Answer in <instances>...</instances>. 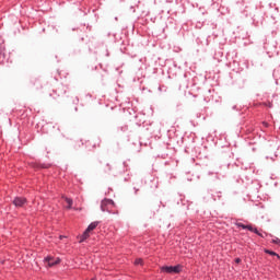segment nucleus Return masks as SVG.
<instances>
[{"label":"nucleus","mask_w":280,"mask_h":280,"mask_svg":"<svg viewBox=\"0 0 280 280\" xmlns=\"http://www.w3.org/2000/svg\"><path fill=\"white\" fill-rule=\"evenodd\" d=\"M101 210L103 212L113 213V214L119 213V211H117V206L115 205V201L110 199H104L101 202Z\"/></svg>","instance_id":"f257e3e1"},{"label":"nucleus","mask_w":280,"mask_h":280,"mask_svg":"<svg viewBox=\"0 0 280 280\" xmlns=\"http://www.w3.org/2000/svg\"><path fill=\"white\" fill-rule=\"evenodd\" d=\"M100 224V222L95 221L92 222L88 229L84 231L83 235L81 236V241L80 242H84V240H89V237H91V231H95V229H97V225Z\"/></svg>","instance_id":"f03ea898"},{"label":"nucleus","mask_w":280,"mask_h":280,"mask_svg":"<svg viewBox=\"0 0 280 280\" xmlns=\"http://www.w3.org/2000/svg\"><path fill=\"white\" fill-rule=\"evenodd\" d=\"M180 265H177L175 267L173 266H164L161 267V272H166L167 275H178L180 272Z\"/></svg>","instance_id":"7ed1b4c3"},{"label":"nucleus","mask_w":280,"mask_h":280,"mask_svg":"<svg viewBox=\"0 0 280 280\" xmlns=\"http://www.w3.org/2000/svg\"><path fill=\"white\" fill-rule=\"evenodd\" d=\"M45 261H46L47 266H49V268H51L52 266H58V264H60V258H54L51 256H48L45 258Z\"/></svg>","instance_id":"20e7f679"},{"label":"nucleus","mask_w":280,"mask_h":280,"mask_svg":"<svg viewBox=\"0 0 280 280\" xmlns=\"http://www.w3.org/2000/svg\"><path fill=\"white\" fill-rule=\"evenodd\" d=\"M25 202H27V199H25L23 197H16L13 200V205H15L16 207H23L25 205Z\"/></svg>","instance_id":"39448f33"},{"label":"nucleus","mask_w":280,"mask_h":280,"mask_svg":"<svg viewBox=\"0 0 280 280\" xmlns=\"http://www.w3.org/2000/svg\"><path fill=\"white\" fill-rule=\"evenodd\" d=\"M265 253H266L267 255H271L272 257H277V259H280L279 254H277V253H275V252H272V250L265 249Z\"/></svg>","instance_id":"423d86ee"},{"label":"nucleus","mask_w":280,"mask_h":280,"mask_svg":"<svg viewBox=\"0 0 280 280\" xmlns=\"http://www.w3.org/2000/svg\"><path fill=\"white\" fill-rule=\"evenodd\" d=\"M66 202H67V209H71V207H73V199L71 198H65Z\"/></svg>","instance_id":"0eeeda50"},{"label":"nucleus","mask_w":280,"mask_h":280,"mask_svg":"<svg viewBox=\"0 0 280 280\" xmlns=\"http://www.w3.org/2000/svg\"><path fill=\"white\" fill-rule=\"evenodd\" d=\"M246 229H247L248 231H252L253 233H256V235H260V236H261V234L259 233V231H257V229H255V228H252V225H246Z\"/></svg>","instance_id":"6e6552de"},{"label":"nucleus","mask_w":280,"mask_h":280,"mask_svg":"<svg viewBox=\"0 0 280 280\" xmlns=\"http://www.w3.org/2000/svg\"><path fill=\"white\" fill-rule=\"evenodd\" d=\"M135 265H136V266H143V259L137 258V259L135 260Z\"/></svg>","instance_id":"1a4fd4ad"},{"label":"nucleus","mask_w":280,"mask_h":280,"mask_svg":"<svg viewBox=\"0 0 280 280\" xmlns=\"http://www.w3.org/2000/svg\"><path fill=\"white\" fill-rule=\"evenodd\" d=\"M5 51V46L3 44H0V55Z\"/></svg>","instance_id":"9d476101"},{"label":"nucleus","mask_w":280,"mask_h":280,"mask_svg":"<svg viewBox=\"0 0 280 280\" xmlns=\"http://www.w3.org/2000/svg\"><path fill=\"white\" fill-rule=\"evenodd\" d=\"M236 226H238V229H246V225H244V223H236Z\"/></svg>","instance_id":"9b49d317"},{"label":"nucleus","mask_w":280,"mask_h":280,"mask_svg":"<svg viewBox=\"0 0 280 280\" xmlns=\"http://www.w3.org/2000/svg\"><path fill=\"white\" fill-rule=\"evenodd\" d=\"M273 244H280V240L279 238H276L272 241Z\"/></svg>","instance_id":"f8f14e48"},{"label":"nucleus","mask_w":280,"mask_h":280,"mask_svg":"<svg viewBox=\"0 0 280 280\" xmlns=\"http://www.w3.org/2000/svg\"><path fill=\"white\" fill-rule=\"evenodd\" d=\"M235 264H242V259L241 258H236L235 259Z\"/></svg>","instance_id":"ddd939ff"},{"label":"nucleus","mask_w":280,"mask_h":280,"mask_svg":"<svg viewBox=\"0 0 280 280\" xmlns=\"http://www.w3.org/2000/svg\"><path fill=\"white\" fill-rule=\"evenodd\" d=\"M265 128H268V122H262Z\"/></svg>","instance_id":"4468645a"},{"label":"nucleus","mask_w":280,"mask_h":280,"mask_svg":"<svg viewBox=\"0 0 280 280\" xmlns=\"http://www.w3.org/2000/svg\"><path fill=\"white\" fill-rule=\"evenodd\" d=\"M106 166L108 167V170H110V165L109 164H106Z\"/></svg>","instance_id":"2eb2a0df"},{"label":"nucleus","mask_w":280,"mask_h":280,"mask_svg":"<svg viewBox=\"0 0 280 280\" xmlns=\"http://www.w3.org/2000/svg\"><path fill=\"white\" fill-rule=\"evenodd\" d=\"M62 237H65V236H60V240H62Z\"/></svg>","instance_id":"dca6fc26"}]
</instances>
